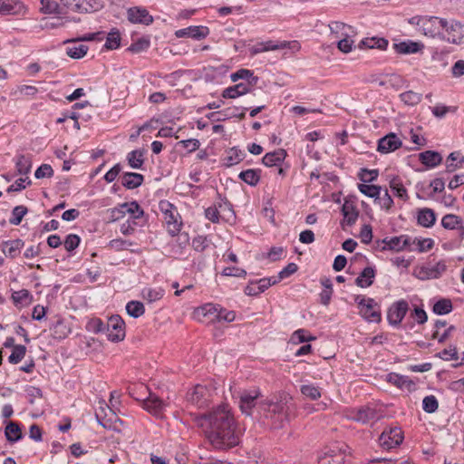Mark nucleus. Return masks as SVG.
Masks as SVG:
<instances>
[{"label": "nucleus", "mask_w": 464, "mask_h": 464, "mask_svg": "<svg viewBox=\"0 0 464 464\" xmlns=\"http://www.w3.org/2000/svg\"><path fill=\"white\" fill-rule=\"evenodd\" d=\"M208 421V439L219 450H227L237 446L239 438L235 432L234 418L227 405H219L205 415Z\"/></svg>", "instance_id": "nucleus-1"}, {"label": "nucleus", "mask_w": 464, "mask_h": 464, "mask_svg": "<svg viewBox=\"0 0 464 464\" xmlns=\"http://www.w3.org/2000/svg\"><path fill=\"white\" fill-rule=\"evenodd\" d=\"M295 410L293 398L284 393L265 402V419L272 429H282L290 421Z\"/></svg>", "instance_id": "nucleus-2"}, {"label": "nucleus", "mask_w": 464, "mask_h": 464, "mask_svg": "<svg viewBox=\"0 0 464 464\" xmlns=\"http://www.w3.org/2000/svg\"><path fill=\"white\" fill-rule=\"evenodd\" d=\"M408 23L415 25L425 36L431 38L443 36L444 28L447 27V20L437 16H413Z\"/></svg>", "instance_id": "nucleus-3"}, {"label": "nucleus", "mask_w": 464, "mask_h": 464, "mask_svg": "<svg viewBox=\"0 0 464 464\" xmlns=\"http://www.w3.org/2000/svg\"><path fill=\"white\" fill-rule=\"evenodd\" d=\"M160 209L163 213L168 233L171 237L177 236L183 225L177 208L172 203L163 200L160 202Z\"/></svg>", "instance_id": "nucleus-4"}, {"label": "nucleus", "mask_w": 464, "mask_h": 464, "mask_svg": "<svg viewBox=\"0 0 464 464\" xmlns=\"http://www.w3.org/2000/svg\"><path fill=\"white\" fill-rule=\"evenodd\" d=\"M354 301L358 304L359 314L368 322L378 323L381 321V312L377 303L372 298H364L358 295Z\"/></svg>", "instance_id": "nucleus-5"}, {"label": "nucleus", "mask_w": 464, "mask_h": 464, "mask_svg": "<svg viewBox=\"0 0 464 464\" xmlns=\"http://www.w3.org/2000/svg\"><path fill=\"white\" fill-rule=\"evenodd\" d=\"M348 446L334 445L318 457V464H343Z\"/></svg>", "instance_id": "nucleus-6"}, {"label": "nucleus", "mask_w": 464, "mask_h": 464, "mask_svg": "<svg viewBox=\"0 0 464 464\" xmlns=\"http://www.w3.org/2000/svg\"><path fill=\"white\" fill-rule=\"evenodd\" d=\"M106 335L109 341L118 343L125 338V322L118 315H112L108 319Z\"/></svg>", "instance_id": "nucleus-7"}, {"label": "nucleus", "mask_w": 464, "mask_h": 464, "mask_svg": "<svg viewBox=\"0 0 464 464\" xmlns=\"http://www.w3.org/2000/svg\"><path fill=\"white\" fill-rule=\"evenodd\" d=\"M404 439L401 428L392 427L389 430H383L379 437V444L382 449L391 450L399 446Z\"/></svg>", "instance_id": "nucleus-8"}, {"label": "nucleus", "mask_w": 464, "mask_h": 464, "mask_svg": "<svg viewBox=\"0 0 464 464\" xmlns=\"http://www.w3.org/2000/svg\"><path fill=\"white\" fill-rule=\"evenodd\" d=\"M383 416V412L381 408H378L373 404H367L357 409L354 411L353 419L362 424H367L380 420Z\"/></svg>", "instance_id": "nucleus-9"}, {"label": "nucleus", "mask_w": 464, "mask_h": 464, "mask_svg": "<svg viewBox=\"0 0 464 464\" xmlns=\"http://www.w3.org/2000/svg\"><path fill=\"white\" fill-rule=\"evenodd\" d=\"M446 34H443L442 39L450 44H464V24L452 20L450 23L447 21V27L444 28Z\"/></svg>", "instance_id": "nucleus-10"}, {"label": "nucleus", "mask_w": 464, "mask_h": 464, "mask_svg": "<svg viewBox=\"0 0 464 464\" xmlns=\"http://www.w3.org/2000/svg\"><path fill=\"white\" fill-rule=\"evenodd\" d=\"M167 404L154 393L142 401L141 407L156 418H162Z\"/></svg>", "instance_id": "nucleus-11"}, {"label": "nucleus", "mask_w": 464, "mask_h": 464, "mask_svg": "<svg viewBox=\"0 0 464 464\" xmlns=\"http://www.w3.org/2000/svg\"><path fill=\"white\" fill-rule=\"evenodd\" d=\"M128 20L132 24L150 25L153 23V16L145 7L133 6L127 11Z\"/></svg>", "instance_id": "nucleus-12"}, {"label": "nucleus", "mask_w": 464, "mask_h": 464, "mask_svg": "<svg viewBox=\"0 0 464 464\" xmlns=\"http://www.w3.org/2000/svg\"><path fill=\"white\" fill-rule=\"evenodd\" d=\"M208 34V27L203 25H191L175 32V35L178 38H192L195 40L205 39Z\"/></svg>", "instance_id": "nucleus-13"}, {"label": "nucleus", "mask_w": 464, "mask_h": 464, "mask_svg": "<svg viewBox=\"0 0 464 464\" xmlns=\"http://www.w3.org/2000/svg\"><path fill=\"white\" fill-rule=\"evenodd\" d=\"M209 397V390L201 384H197L193 390L188 393V401L199 408L207 405Z\"/></svg>", "instance_id": "nucleus-14"}, {"label": "nucleus", "mask_w": 464, "mask_h": 464, "mask_svg": "<svg viewBox=\"0 0 464 464\" xmlns=\"http://www.w3.org/2000/svg\"><path fill=\"white\" fill-rule=\"evenodd\" d=\"M246 153L238 147L234 146L225 150V155L221 159L223 166L230 168L244 160Z\"/></svg>", "instance_id": "nucleus-15"}, {"label": "nucleus", "mask_w": 464, "mask_h": 464, "mask_svg": "<svg viewBox=\"0 0 464 464\" xmlns=\"http://www.w3.org/2000/svg\"><path fill=\"white\" fill-rule=\"evenodd\" d=\"M260 393L257 391H244L239 397V407L241 411L246 415H251L253 408L256 406V400Z\"/></svg>", "instance_id": "nucleus-16"}, {"label": "nucleus", "mask_w": 464, "mask_h": 464, "mask_svg": "<svg viewBox=\"0 0 464 464\" xmlns=\"http://www.w3.org/2000/svg\"><path fill=\"white\" fill-rule=\"evenodd\" d=\"M435 242L430 237H416L412 240L408 239V251L426 253L433 248Z\"/></svg>", "instance_id": "nucleus-17"}, {"label": "nucleus", "mask_w": 464, "mask_h": 464, "mask_svg": "<svg viewBox=\"0 0 464 464\" xmlns=\"http://www.w3.org/2000/svg\"><path fill=\"white\" fill-rule=\"evenodd\" d=\"M402 142L394 133H390L378 141V151L381 153H389L394 151L401 146Z\"/></svg>", "instance_id": "nucleus-18"}, {"label": "nucleus", "mask_w": 464, "mask_h": 464, "mask_svg": "<svg viewBox=\"0 0 464 464\" xmlns=\"http://www.w3.org/2000/svg\"><path fill=\"white\" fill-rule=\"evenodd\" d=\"M406 315V301L401 300L392 304L387 314V319L390 324L398 325Z\"/></svg>", "instance_id": "nucleus-19"}, {"label": "nucleus", "mask_w": 464, "mask_h": 464, "mask_svg": "<svg viewBox=\"0 0 464 464\" xmlns=\"http://www.w3.org/2000/svg\"><path fill=\"white\" fill-rule=\"evenodd\" d=\"M26 8L19 0H0V14H24Z\"/></svg>", "instance_id": "nucleus-20"}, {"label": "nucleus", "mask_w": 464, "mask_h": 464, "mask_svg": "<svg viewBox=\"0 0 464 464\" xmlns=\"http://www.w3.org/2000/svg\"><path fill=\"white\" fill-rule=\"evenodd\" d=\"M24 246V241L16 238L13 240L3 241L1 244V250L6 257L11 259L15 258L21 252V249Z\"/></svg>", "instance_id": "nucleus-21"}, {"label": "nucleus", "mask_w": 464, "mask_h": 464, "mask_svg": "<svg viewBox=\"0 0 464 464\" xmlns=\"http://www.w3.org/2000/svg\"><path fill=\"white\" fill-rule=\"evenodd\" d=\"M342 213L343 216V220L341 223L343 227L344 225L352 227L357 221L359 217V211L353 202L345 200L344 204L342 207Z\"/></svg>", "instance_id": "nucleus-22"}, {"label": "nucleus", "mask_w": 464, "mask_h": 464, "mask_svg": "<svg viewBox=\"0 0 464 464\" xmlns=\"http://www.w3.org/2000/svg\"><path fill=\"white\" fill-rule=\"evenodd\" d=\"M419 160L427 168L433 169L442 162V156L435 150H425L418 154Z\"/></svg>", "instance_id": "nucleus-23"}, {"label": "nucleus", "mask_w": 464, "mask_h": 464, "mask_svg": "<svg viewBox=\"0 0 464 464\" xmlns=\"http://www.w3.org/2000/svg\"><path fill=\"white\" fill-rule=\"evenodd\" d=\"M406 247V237L405 236H400V237H392L391 238H384L382 241V246H380V249L382 251L385 250H391V251H396L399 252L401 250H403Z\"/></svg>", "instance_id": "nucleus-24"}, {"label": "nucleus", "mask_w": 464, "mask_h": 464, "mask_svg": "<svg viewBox=\"0 0 464 464\" xmlns=\"http://www.w3.org/2000/svg\"><path fill=\"white\" fill-rule=\"evenodd\" d=\"M287 156L286 150L278 149L273 152L266 153L262 158V163L266 167L280 166Z\"/></svg>", "instance_id": "nucleus-25"}, {"label": "nucleus", "mask_w": 464, "mask_h": 464, "mask_svg": "<svg viewBox=\"0 0 464 464\" xmlns=\"http://www.w3.org/2000/svg\"><path fill=\"white\" fill-rule=\"evenodd\" d=\"M251 85L246 84L245 82H240L236 85L229 86L222 92V97L224 99H236L239 96L248 93L251 90Z\"/></svg>", "instance_id": "nucleus-26"}, {"label": "nucleus", "mask_w": 464, "mask_h": 464, "mask_svg": "<svg viewBox=\"0 0 464 464\" xmlns=\"http://www.w3.org/2000/svg\"><path fill=\"white\" fill-rule=\"evenodd\" d=\"M144 176L136 172H125L121 176V185L127 189H134L142 185Z\"/></svg>", "instance_id": "nucleus-27"}, {"label": "nucleus", "mask_w": 464, "mask_h": 464, "mask_svg": "<svg viewBox=\"0 0 464 464\" xmlns=\"http://www.w3.org/2000/svg\"><path fill=\"white\" fill-rule=\"evenodd\" d=\"M441 226L446 229H458L460 235H464V222L462 218L454 214H447L441 219Z\"/></svg>", "instance_id": "nucleus-28"}, {"label": "nucleus", "mask_w": 464, "mask_h": 464, "mask_svg": "<svg viewBox=\"0 0 464 464\" xmlns=\"http://www.w3.org/2000/svg\"><path fill=\"white\" fill-rule=\"evenodd\" d=\"M261 175H262V169H248L241 171L238 174V179L251 187H256L261 179Z\"/></svg>", "instance_id": "nucleus-29"}, {"label": "nucleus", "mask_w": 464, "mask_h": 464, "mask_svg": "<svg viewBox=\"0 0 464 464\" xmlns=\"http://www.w3.org/2000/svg\"><path fill=\"white\" fill-rule=\"evenodd\" d=\"M436 221L435 212L431 208H424L417 213V223L423 227H431Z\"/></svg>", "instance_id": "nucleus-30"}, {"label": "nucleus", "mask_w": 464, "mask_h": 464, "mask_svg": "<svg viewBox=\"0 0 464 464\" xmlns=\"http://www.w3.org/2000/svg\"><path fill=\"white\" fill-rule=\"evenodd\" d=\"M375 269L372 266H366L355 279L357 286L365 288L373 284Z\"/></svg>", "instance_id": "nucleus-31"}, {"label": "nucleus", "mask_w": 464, "mask_h": 464, "mask_svg": "<svg viewBox=\"0 0 464 464\" xmlns=\"http://www.w3.org/2000/svg\"><path fill=\"white\" fill-rule=\"evenodd\" d=\"M230 79L232 82H237L238 80H246V84H249L251 86L256 85L259 78L254 75L253 71L248 69H239L237 72L231 73Z\"/></svg>", "instance_id": "nucleus-32"}, {"label": "nucleus", "mask_w": 464, "mask_h": 464, "mask_svg": "<svg viewBox=\"0 0 464 464\" xmlns=\"http://www.w3.org/2000/svg\"><path fill=\"white\" fill-rule=\"evenodd\" d=\"M5 436L10 443L22 440L23 432L20 425L14 421H9L5 429Z\"/></svg>", "instance_id": "nucleus-33"}, {"label": "nucleus", "mask_w": 464, "mask_h": 464, "mask_svg": "<svg viewBox=\"0 0 464 464\" xmlns=\"http://www.w3.org/2000/svg\"><path fill=\"white\" fill-rule=\"evenodd\" d=\"M11 298L16 307L27 306L33 302V295L27 289L13 292Z\"/></svg>", "instance_id": "nucleus-34"}, {"label": "nucleus", "mask_w": 464, "mask_h": 464, "mask_svg": "<svg viewBox=\"0 0 464 464\" xmlns=\"http://www.w3.org/2000/svg\"><path fill=\"white\" fill-rule=\"evenodd\" d=\"M14 160L19 175H27L31 172L32 160L29 155L18 154Z\"/></svg>", "instance_id": "nucleus-35"}, {"label": "nucleus", "mask_w": 464, "mask_h": 464, "mask_svg": "<svg viewBox=\"0 0 464 464\" xmlns=\"http://www.w3.org/2000/svg\"><path fill=\"white\" fill-rule=\"evenodd\" d=\"M144 150H134L127 154L128 164L135 169H142L144 164Z\"/></svg>", "instance_id": "nucleus-36"}, {"label": "nucleus", "mask_w": 464, "mask_h": 464, "mask_svg": "<svg viewBox=\"0 0 464 464\" xmlns=\"http://www.w3.org/2000/svg\"><path fill=\"white\" fill-rule=\"evenodd\" d=\"M410 140L414 145L411 150H420L426 146L427 139L422 133V129L418 127L416 130H410Z\"/></svg>", "instance_id": "nucleus-37"}, {"label": "nucleus", "mask_w": 464, "mask_h": 464, "mask_svg": "<svg viewBox=\"0 0 464 464\" xmlns=\"http://www.w3.org/2000/svg\"><path fill=\"white\" fill-rule=\"evenodd\" d=\"M150 46V39L149 36H142L137 41L133 42L128 48L127 51L132 53H140L146 52Z\"/></svg>", "instance_id": "nucleus-38"}, {"label": "nucleus", "mask_w": 464, "mask_h": 464, "mask_svg": "<svg viewBox=\"0 0 464 464\" xmlns=\"http://www.w3.org/2000/svg\"><path fill=\"white\" fill-rule=\"evenodd\" d=\"M121 33L118 29L113 28L108 34L104 48L107 50H116L121 46Z\"/></svg>", "instance_id": "nucleus-39"}, {"label": "nucleus", "mask_w": 464, "mask_h": 464, "mask_svg": "<svg viewBox=\"0 0 464 464\" xmlns=\"http://www.w3.org/2000/svg\"><path fill=\"white\" fill-rule=\"evenodd\" d=\"M219 308V304H206L200 307H198L195 313L198 316L203 315V316H211L210 321L214 322L217 321V316Z\"/></svg>", "instance_id": "nucleus-40"}, {"label": "nucleus", "mask_w": 464, "mask_h": 464, "mask_svg": "<svg viewBox=\"0 0 464 464\" xmlns=\"http://www.w3.org/2000/svg\"><path fill=\"white\" fill-rule=\"evenodd\" d=\"M300 392L306 398L316 401L321 398L322 393L320 388L313 383L303 384L300 386Z\"/></svg>", "instance_id": "nucleus-41"}, {"label": "nucleus", "mask_w": 464, "mask_h": 464, "mask_svg": "<svg viewBox=\"0 0 464 464\" xmlns=\"http://www.w3.org/2000/svg\"><path fill=\"white\" fill-rule=\"evenodd\" d=\"M164 294H165V291L160 287H158V288L146 287V288L142 289V291H141V295H142L143 299H145L149 303H153L158 300H160L163 297Z\"/></svg>", "instance_id": "nucleus-42"}, {"label": "nucleus", "mask_w": 464, "mask_h": 464, "mask_svg": "<svg viewBox=\"0 0 464 464\" xmlns=\"http://www.w3.org/2000/svg\"><path fill=\"white\" fill-rule=\"evenodd\" d=\"M126 312L130 316L139 318L144 314L145 307L141 302L132 300L127 303Z\"/></svg>", "instance_id": "nucleus-43"}, {"label": "nucleus", "mask_w": 464, "mask_h": 464, "mask_svg": "<svg viewBox=\"0 0 464 464\" xmlns=\"http://www.w3.org/2000/svg\"><path fill=\"white\" fill-rule=\"evenodd\" d=\"M52 334L55 339H64L70 333V329L67 327L63 320H57L56 323L50 328Z\"/></svg>", "instance_id": "nucleus-44"}, {"label": "nucleus", "mask_w": 464, "mask_h": 464, "mask_svg": "<svg viewBox=\"0 0 464 464\" xmlns=\"http://www.w3.org/2000/svg\"><path fill=\"white\" fill-rule=\"evenodd\" d=\"M452 303L450 299L441 298L433 305V313L436 314H448L452 311Z\"/></svg>", "instance_id": "nucleus-45"}, {"label": "nucleus", "mask_w": 464, "mask_h": 464, "mask_svg": "<svg viewBox=\"0 0 464 464\" xmlns=\"http://www.w3.org/2000/svg\"><path fill=\"white\" fill-rule=\"evenodd\" d=\"M27 212L28 208L24 205L14 207L12 210V217L9 218V223L14 226L20 225Z\"/></svg>", "instance_id": "nucleus-46"}, {"label": "nucleus", "mask_w": 464, "mask_h": 464, "mask_svg": "<svg viewBox=\"0 0 464 464\" xmlns=\"http://www.w3.org/2000/svg\"><path fill=\"white\" fill-rule=\"evenodd\" d=\"M388 40L384 38H366L361 42L362 45H364L365 47L369 49L377 48L380 50H385L388 46Z\"/></svg>", "instance_id": "nucleus-47"}, {"label": "nucleus", "mask_w": 464, "mask_h": 464, "mask_svg": "<svg viewBox=\"0 0 464 464\" xmlns=\"http://www.w3.org/2000/svg\"><path fill=\"white\" fill-rule=\"evenodd\" d=\"M25 353L26 347L23 344H17L16 346H14L12 353L8 357V362L11 364H17L24 358Z\"/></svg>", "instance_id": "nucleus-48"}, {"label": "nucleus", "mask_w": 464, "mask_h": 464, "mask_svg": "<svg viewBox=\"0 0 464 464\" xmlns=\"http://www.w3.org/2000/svg\"><path fill=\"white\" fill-rule=\"evenodd\" d=\"M459 152H451L446 160V170L447 172H453L459 168L463 162V160H459Z\"/></svg>", "instance_id": "nucleus-49"}, {"label": "nucleus", "mask_w": 464, "mask_h": 464, "mask_svg": "<svg viewBox=\"0 0 464 464\" xmlns=\"http://www.w3.org/2000/svg\"><path fill=\"white\" fill-rule=\"evenodd\" d=\"M358 188L361 193L364 194L369 198H374L375 199H378L381 194V187L376 185L363 183L359 184Z\"/></svg>", "instance_id": "nucleus-50"}, {"label": "nucleus", "mask_w": 464, "mask_h": 464, "mask_svg": "<svg viewBox=\"0 0 464 464\" xmlns=\"http://www.w3.org/2000/svg\"><path fill=\"white\" fill-rule=\"evenodd\" d=\"M88 51V46L85 44L73 45L66 48V54L72 59L82 58Z\"/></svg>", "instance_id": "nucleus-51"}, {"label": "nucleus", "mask_w": 464, "mask_h": 464, "mask_svg": "<svg viewBox=\"0 0 464 464\" xmlns=\"http://www.w3.org/2000/svg\"><path fill=\"white\" fill-rule=\"evenodd\" d=\"M390 188L393 195L399 198H402L403 195L406 194V188L400 177H394L390 181Z\"/></svg>", "instance_id": "nucleus-52"}, {"label": "nucleus", "mask_w": 464, "mask_h": 464, "mask_svg": "<svg viewBox=\"0 0 464 464\" xmlns=\"http://www.w3.org/2000/svg\"><path fill=\"white\" fill-rule=\"evenodd\" d=\"M379 175L378 169H361L358 178L363 183H370L377 179Z\"/></svg>", "instance_id": "nucleus-53"}, {"label": "nucleus", "mask_w": 464, "mask_h": 464, "mask_svg": "<svg viewBox=\"0 0 464 464\" xmlns=\"http://www.w3.org/2000/svg\"><path fill=\"white\" fill-rule=\"evenodd\" d=\"M439 402L434 395L424 397L422 401L423 411L428 413H433L438 410Z\"/></svg>", "instance_id": "nucleus-54"}, {"label": "nucleus", "mask_w": 464, "mask_h": 464, "mask_svg": "<svg viewBox=\"0 0 464 464\" xmlns=\"http://www.w3.org/2000/svg\"><path fill=\"white\" fill-rule=\"evenodd\" d=\"M106 326L107 323H104L102 319L93 318L88 323L87 329L94 334L106 333Z\"/></svg>", "instance_id": "nucleus-55"}, {"label": "nucleus", "mask_w": 464, "mask_h": 464, "mask_svg": "<svg viewBox=\"0 0 464 464\" xmlns=\"http://www.w3.org/2000/svg\"><path fill=\"white\" fill-rule=\"evenodd\" d=\"M32 184V181L29 178H20L18 179H16L14 181V184L10 185L7 189H6V192L7 193H13V192H17V191H21L23 189H24L26 188V186H30Z\"/></svg>", "instance_id": "nucleus-56"}, {"label": "nucleus", "mask_w": 464, "mask_h": 464, "mask_svg": "<svg viewBox=\"0 0 464 464\" xmlns=\"http://www.w3.org/2000/svg\"><path fill=\"white\" fill-rule=\"evenodd\" d=\"M81 243V237L76 234H69L63 242L64 247L68 252L75 250Z\"/></svg>", "instance_id": "nucleus-57"}, {"label": "nucleus", "mask_w": 464, "mask_h": 464, "mask_svg": "<svg viewBox=\"0 0 464 464\" xmlns=\"http://www.w3.org/2000/svg\"><path fill=\"white\" fill-rule=\"evenodd\" d=\"M41 11L44 14H59V5L53 0H41Z\"/></svg>", "instance_id": "nucleus-58"}, {"label": "nucleus", "mask_w": 464, "mask_h": 464, "mask_svg": "<svg viewBox=\"0 0 464 464\" xmlns=\"http://www.w3.org/2000/svg\"><path fill=\"white\" fill-rule=\"evenodd\" d=\"M436 356L444 361H457L459 359L456 346H450L449 348L443 349L441 352L438 353Z\"/></svg>", "instance_id": "nucleus-59"}, {"label": "nucleus", "mask_w": 464, "mask_h": 464, "mask_svg": "<svg viewBox=\"0 0 464 464\" xmlns=\"http://www.w3.org/2000/svg\"><path fill=\"white\" fill-rule=\"evenodd\" d=\"M446 270L447 265L446 262L443 260L439 261L436 265L432 266H429V273L432 279L440 278Z\"/></svg>", "instance_id": "nucleus-60"}, {"label": "nucleus", "mask_w": 464, "mask_h": 464, "mask_svg": "<svg viewBox=\"0 0 464 464\" xmlns=\"http://www.w3.org/2000/svg\"><path fill=\"white\" fill-rule=\"evenodd\" d=\"M218 316H217L218 322L231 323L236 319V313L234 311H228L220 305H219V308H218Z\"/></svg>", "instance_id": "nucleus-61"}, {"label": "nucleus", "mask_w": 464, "mask_h": 464, "mask_svg": "<svg viewBox=\"0 0 464 464\" xmlns=\"http://www.w3.org/2000/svg\"><path fill=\"white\" fill-rule=\"evenodd\" d=\"M221 275L224 276L245 277L246 271L237 266H227L222 270Z\"/></svg>", "instance_id": "nucleus-62"}, {"label": "nucleus", "mask_w": 464, "mask_h": 464, "mask_svg": "<svg viewBox=\"0 0 464 464\" xmlns=\"http://www.w3.org/2000/svg\"><path fill=\"white\" fill-rule=\"evenodd\" d=\"M208 246V240L205 236H197L192 239V247L197 252H203Z\"/></svg>", "instance_id": "nucleus-63"}, {"label": "nucleus", "mask_w": 464, "mask_h": 464, "mask_svg": "<svg viewBox=\"0 0 464 464\" xmlns=\"http://www.w3.org/2000/svg\"><path fill=\"white\" fill-rule=\"evenodd\" d=\"M53 176V169L49 164H42L34 172L36 179L51 178Z\"/></svg>", "instance_id": "nucleus-64"}]
</instances>
